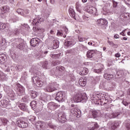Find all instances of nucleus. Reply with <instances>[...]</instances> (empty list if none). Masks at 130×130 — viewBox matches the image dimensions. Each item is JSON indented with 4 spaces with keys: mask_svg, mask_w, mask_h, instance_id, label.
I'll return each instance as SVG.
<instances>
[{
    "mask_svg": "<svg viewBox=\"0 0 130 130\" xmlns=\"http://www.w3.org/2000/svg\"><path fill=\"white\" fill-rule=\"evenodd\" d=\"M44 20L42 18H37L33 20L32 25L34 26L32 29L35 32H44V28H41L37 26H39L41 24V22H43Z\"/></svg>",
    "mask_w": 130,
    "mask_h": 130,
    "instance_id": "1",
    "label": "nucleus"
},
{
    "mask_svg": "<svg viewBox=\"0 0 130 130\" xmlns=\"http://www.w3.org/2000/svg\"><path fill=\"white\" fill-rule=\"evenodd\" d=\"M73 100L75 102L84 103L88 100V96L86 93L77 94L73 98Z\"/></svg>",
    "mask_w": 130,
    "mask_h": 130,
    "instance_id": "2",
    "label": "nucleus"
},
{
    "mask_svg": "<svg viewBox=\"0 0 130 130\" xmlns=\"http://www.w3.org/2000/svg\"><path fill=\"white\" fill-rule=\"evenodd\" d=\"M14 43L18 49H20V50H23V49H24V45H25V44L24 43V40L21 38L16 39Z\"/></svg>",
    "mask_w": 130,
    "mask_h": 130,
    "instance_id": "3",
    "label": "nucleus"
},
{
    "mask_svg": "<svg viewBox=\"0 0 130 130\" xmlns=\"http://www.w3.org/2000/svg\"><path fill=\"white\" fill-rule=\"evenodd\" d=\"M113 75L114 73L112 72V70L111 69H108L105 71L104 78L106 79V80H108V81H110L113 78Z\"/></svg>",
    "mask_w": 130,
    "mask_h": 130,
    "instance_id": "4",
    "label": "nucleus"
},
{
    "mask_svg": "<svg viewBox=\"0 0 130 130\" xmlns=\"http://www.w3.org/2000/svg\"><path fill=\"white\" fill-rule=\"evenodd\" d=\"M120 123H121L120 121H111L108 122V125L111 127L112 130H115L118 127Z\"/></svg>",
    "mask_w": 130,
    "mask_h": 130,
    "instance_id": "5",
    "label": "nucleus"
},
{
    "mask_svg": "<svg viewBox=\"0 0 130 130\" xmlns=\"http://www.w3.org/2000/svg\"><path fill=\"white\" fill-rule=\"evenodd\" d=\"M64 92L59 91L57 93L55 99L58 101V102H63V101H64Z\"/></svg>",
    "mask_w": 130,
    "mask_h": 130,
    "instance_id": "6",
    "label": "nucleus"
},
{
    "mask_svg": "<svg viewBox=\"0 0 130 130\" xmlns=\"http://www.w3.org/2000/svg\"><path fill=\"white\" fill-rule=\"evenodd\" d=\"M16 89L17 90V94L18 96H23L25 94V88L21 84H17Z\"/></svg>",
    "mask_w": 130,
    "mask_h": 130,
    "instance_id": "7",
    "label": "nucleus"
},
{
    "mask_svg": "<svg viewBox=\"0 0 130 130\" xmlns=\"http://www.w3.org/2000/svg\"><path fill=\"white\" fill-rule=\"evenodd\" d=\"M40 43V39L39 38H34L30 41V44L32 47H36L39 46Z\"/></svg>",
    "mask_w": 130,
    "mask_h": 130,
    "instance_id": "8",
    "label": "nucleus"
},
{
    "mask_svg": "<svg viewBox=\"0 0 130 130\" xmlns=\"http://www.w3.org/2000/svg\"><path fill=\"white\" fill-rule=\"evenodd\" d=\"M0 106L4 108H7V107L11 106L10 101H9V100H2L0 101Z\"/></svg>",
    "mask_w": 130,
    "mask_h": 130,
    "instance_id": "9",
    "label": "nucleus"
},
{
    "mask_svg": "<svg viewBox=\"0 0 130 130\" xmlns=\"http://www.w3.org/2000/svg\"><path fill=\"white\" fill-rule=\"evenodd\" d=\"M56 85V84H55V83H52L50 85H48L46 87V90L47 92H53L54 91H56V90H57L56 87H55Z\"/></svg>",
    "mask_w": 130,
    "mask_h": 130,
    "instance_id": "10",
    "label": "nucleus"
},
{
    "mask_svg": "<svg viewBox=\"0 0 130 130\" xmlns=\"http://www.w3.org/2000/svg\"><path fill=\"white\" fill-rule=\"evenodd\" d=\"M58 120L61 123H64L67 121V118H66V114L63 113H60L58 115Z\"/></svg>",
    "mask_w": 130,
    "mask_h": 130,
    "instance_id": "11",
    "label": "nucleus"
},
{
    "mask_svg": "<svg viewBox=\"0 0 130 130\" xmlns=\"http://www.w3.org/2000/svg\"><path fill=\"white\" fill-rule=\"evenodd\" d=\"M58 107H59V105H57L53 102H50L48 104V108L50 110H55Z\"/></svg>",
    "mask_w": 130,
    "mask_h": 130,
    "instance_id": "12",
    "label": "nucleus"
},
{
    "mask_svg": "<svg viewBox=\"0 0 130 130\" xmlns=\"http://www.w3.org/2000/svg\"><path fill=\"white\" fill-rule=\"evenodd\" d=\"M17 124L22 128H26L28 126V123L21 120L17 121Z\"/></svg>",
    "mask_w": 130,
    "mask_h": 130,
    "instance_id": "13",
    "label": "nucleus"
},
{
    "mask_svg": "<svg viewBox=\"0 0 130 130\" xmlns=\"http://www.w3.org/2000/svg\"><path fill=\"white\" fill-rule=\"evenodd\" d=\"M87 84V78L85 77H81L79 80V84L81 87H85Z\"/></svg>",
    "mask_w": 130,
    "mask_h": 130,
    "instance_id": "14",
    "label": "nucleus"
},
{
    "mask_svg": "<svg viewBox=\"0 0 130 130\" xmlns=\"http://www.w3.org/2000/svg\"><path fill=\"white\" fill-rule=\"evenodd\" d=\"M101 102L103 103V105H105V104H107L109 101V97H107L106 95H104L103 94L101 99H100Z\"/></svg>",
    "mask_w": 130,
    "mask_h": 130,
    "instance_id": "15",
    "label": "nucleus"
},
{
    "mask_svg": "<svg viewBox=\"0 0 130 130\" xmlns=\"http://www.w3.org/2000/svg\"><path fill=\"white\" fill-rule=\"evenodd\" d=\"M97 52V50H89L86 54V56L88 58H92L95 55Z\"/></svg>",
    "mask_w": 130,
    "mask_h": 130,
    "instance_id": "16",
    "label": "nucleus"
},
{
    "mask_svg": "<svg viewBox=\"0 0 130 130\" xmlns=\"http://www.w3.org/2000/svg\"><path fill=\"white\" fill-rule=\"evenodd\" d=\"M119 114H120L119 112H113L111 114H106V116H107L108 118H115V117H117Z\"/></svg>",
    "mask_w": 130,
    "mask_h": 130,
    "instance_id": "17",
    "label": "nucleus"
},
{
    "mask_svg": "<svg viewBox=\"0 0 130 130\" xmlns=\"http://www.w3.org/2000/svg\"><path fill=\"white\" fill-rule=\"evenodd\" d=\"M90 124L91 126L88 128L89 130H96L97 128H99V125L96 122H92Z\"/></svg>",
    "mask_w": 130,
    "mask_h": 130,
    "instance_id": "18",
    "label": "nucleus"
},
{
    "mask_svg": "<svg viewBox=\"0 0 130 130\" xmlns=\"http://www.w3.org/2000/svg\"><path fill=\"white\" fill-rule=\"evenodd\" d=\"M70 38L68 37L67 38V40H65L64 42V45L65 46H67V47H72L73 45H74V43L72 41H70Z\"/></svg>",
    "mask_w": 130,
    "mask_h": 130,
    "instance_id": "19",
    "label": "nucleus"
},
{
    "mask_svg": "<svg viewBox=\"0 0 130 130\" xmlns=\"http://www.w3.org/2000/svg\"><path fill=\"white\" fill-rule=\"evenodd\" d=\"M98 23L99 26H106L107 25V21L105 19H100L98 20Z\"/></svg>",
    "mask_w": 130,
    "mask_h": 130,
    "instance_id": "20",
    "label": "nucleus"
},
{
    "mask_svg": "<svg viewBox=\"0 0 130 130\" xmlns=\"http://www.w3.org/2000/svg\"><path fill=\"white\" fill-rule=\"evenodd\" d=\"M0 80H2V81L8 80V75L3 73V71L1 70H0Z\"/></svg>",
    "mask_w": 130,
    "mask_h": 130,
    "instance_id": "21",
    "label": "nucleus"
},
{
    "mask_svg": "<svg viewBox=\"0 0 130 130\" xmlns=\"http://www.w3.org/2000/svg\"><path fill=\"white\" fill-rule=\"evenodd\" d=\"M87 13L89 14H92V15H95L97 13V9L93 7H89L87 10Z\"/></svg>",
    "mask_w": 130,
    "mask_h": 130,
    "instance_id": "22",
    "label": "nucleus"
},
{
    "mask_svg": "<svg viewBox=\"0 0 130 130\" xmlns=\"http://www.w3.org/2000/svg\"><path fill=\"white\" fill-rule=\"evenodd\" d=\"M36 127L37 129L38 130H43L44 129V125L41 123V122H39L38 123H36Z\"/></svg>",
    "mask_w": 130,
    "mask_h": 130,
    "instance_id": "23",
    "label": "nucleus"
},
{
    "mask_svg": "<svg viewBox=\"0 0 130 130\" xmlns=\"http://www.w3.org/2000/svg\"><path fill=\"white\" fill-rule=\"evenodd\" d=\"M19 108L23 111H28V107L24 103H21L19 105Z\"/></svg>",
    "mask_w": 130,
    "mask_h": 130,
    "instance_id": "24",
    "label": "nucleus"
},
{
    "mask_svg": "<svg viewBox=\"0 0 130 130\" xmlns=\"http://www.w3.org/2000/svg\"><path fill=\"white\" fill-rule=\"evenodd\" d=\"M90 112L91 113L92 117L94 118H97L98 116H99V115L100 113H99V111H96V110H91Z\"/></svg>",
    "mask_w": 130,
    "mask_h": 130,
    "instance_id": "25",
    "label": "nucleus"
},
{
    "mask_svg": "<svg viewBox=\"0 0 130 130\" xmlns=\"http://www.w3.org/2000/svg\"><path fill=\"white\" fill-rule=\"evenodd\" d=\"M59 46V42L57 40H54L53 41V49H56V48H58Z\"/></svg>",
    "mask_w": 130,
    "mask_h": 130,
    "instance_id": "26",
    "label": "nucleus"
},
{
    "mask_svg": "<svg viewBox=\"0 0 130 130\" xmlns=\"http://www.w3.org/2000/svg\"><path fill=\"white\" fill-rule=\"evenodd\" d=\"M69 12L71 17H72V18H74L75 20H76V12H75V10H74L73 8H70Z\"/></svg>",
    "mask_w": 130,
    "mask_h": 130,
    "instance_id": "27",
    "label": "nucleus"
},
{
    "mask_svg": "<svg viewBox=\"0 0 130 130\" xmlns=\"http://www.w3.org/2000/svg\"><path fill=\"white\" fill-rule=\"evenodd\" d=\"M76 9L77 12H79V13L80 14L82 13V12H83L82 10V5H81V4H80L78 2H77L76 4Z\"/></svg>",
    "mask_w": 130,
    "mask_h": 130,
    "instance_id": "28",
    "label": "nucleus"
},
{
    "mask_svg": "<svg viewBox=\"0 0 130 130\" xmlns=\"http://www.w3.org/2000/svg\"><path fill=\"white\" fill-rule=\"evenodd\" d=\"M9 96L11 100H15V99L16 98V93H15L14 91L11 90V91L9 92Z\"/></svg>",
    "mask_w": 130,
    "mask_h": 130,
    "instance_id": "29",
    "label": "nucleus"
},
{
    "mask_svg": "<svg viewBox=\"0 0 130 130\" xmlns=\"http://www.w3.org/2000/svg\"><path fill=\"white\" fill-rule=\"evenodd\" d=\"M75 115H73V116L75 117H81L82 115V113L81 112V110L77 109V111H76V112L74 113Z\"/></svg>",
    "mask_w": 130,
    "mask_h": 130,
    "instance_id": "30",
    "label": "nucleus"
},
{
    "mask_svg": "<svg viewBox=\"0 0 130 130\" xmlns=\"http://www.w3.org/2000/svg\"><path fill=\"white\" fill-rule=\"evenodd\" d=\"M30 73H34V74H37L38 72V67L35 66H33L31 69L29 70Z\"/></svg>",
    "mask_w": 130,
    "mask_h": 130,
    "instance_id": "31",
    "label": "nucleus"
},
{
    "mask_svg": "<svg viewBox=\"0 0 130 130\" xmlns=\"http://www.w3.org/2000/svg\"><path fill=\"white\" fill-rule=\"evenodd\" d=\"M38 95H39L38 94V92H37L35 91L31 90L30 91V96H31V98H32V99H35V98H36V97H37V96H38Z\"/></svg>",
    "mask_w": 130,
    "mask_h": 130,
    "instance_id": "32",
    "label": "nucleus"
},
{
    "mask_svg": "<svg viewBox=\"0 0 130 130\" xmlns=\"http://www.w3.org/2000/svg\"><path fill=\"white\" fill-rule=\"evenodd\" d=\"M1 10L3 13H8L10 11V7L8 6H3Z\"/></svg>",
    "mask_w": 130,
    "mask_h": 130,
    "instance_id": "33",
    "label": "nucleus"
},
{
    "mask_svg": "<svg viewBox=\"0 0 130 130\" xmlns=\"http://www.w3.org/2000/svg\"><path fill=\"white\" fill-rule=\"evenodd\" d=\"M0 60L1 61H6L7 60V55L5 54H0Z\"/></svg>",
    "mask_w": 130,
    "mask_h": 130,
    "instance_id": "34",
    "label": "nucleus"
},
{
    "mask_svg": "<svg viewBox=\"0 0 130 130\" xmlns=\"http://www.w3.org/2000/svg\"><path fill=\"white\" fill-rule=\"evenodd\" d=\"M88 74V69L87 68H83L82 71L80 72V75L81 76H85Z\"/></svg>",
    "mask_w": 130,
    "mask_h": 130,
    "instance_id": "35",
    "label": "nucleus"
},
{
    "mask_svg": "<svg viewBox=\"0 0 130 130\" xmlns=\"http://www.w3.org/2000/svg\"><path fill=\"white\" fill-rule=\"evenodd\" d=\"M36 101H33L30 103V106L33 110L36 108Z\"/></svg>",
    "mask_w": 130,
    "mask_h": 130,
    "instance_id": "36",
    "label": "nucleus"
},
{
    "mask_svg": "<svg viewBox=\"0 0 130 130\" xmlns=\"http://www.w3.org/2000/svg\"><path fill=\"white\" fill-rule=\"evenodd\" d=\"M76 111H78V109L77 108H70V114L71 115H76V114H75V112H76Z\"/></svg>",
    "mask_w": 130,
    "mask_h": 130,
    "instance_id": "37",
    "label": "nucleus"
},
{
    "mask_svg": "<svg viewBox=\"0 0 130 130\" xmlns=\"http://www.w3.org/2000/svg\"><path fill=\"white\" fill-rule=\"evenodd\" d=\"M17 13L19 14V15H21V16H23L25 17V14H24V10L21 9H17L16 10Z\"/></svg>",
    "mask_w": 130,
    "mask_h": 130,
    "instance_id": "38",
    "label": "nucleus"
},
{
    "mask_svg": "<svg viewBox=\"0 0 130 130\" xmlns=\"http://www.w3.org/2000/svg\"><path fill=\"white\" fill-rule=\"evenodd\" d=\"M0 120H1L3 123H4V125H6V124H8V122H9V120L6 119V118H0Z\"/></svg>",
    "mask_w": 130,
    "mask_h": 130,
    "instance_id": "39",
    "label": "nucleus"
},
{
    "mask_svg": "<svg viewBox=\"0 0 130 130\" xmlns=\"http://www.w3.org/2000/svg\"><path fill=\"white\" fill-rule=\"evenodd\" d=\"M31 80H32L33 83L35 84V85H36L37 82L39 80V77L35 76V77H32Z\"/></svg>",
    "mask_w": 130,
    "mask_h": 130,
    "instance_id": "40",
    "label": "nucleus"
},
{
    "mask_svg": "<svg viewBox=\"0 0 130 130\" xmlns=\"http://www.w3.org/2000/svg\"><path fill=\"white\" fill-rule=\"evenodd\" d=\"M36 85L37 87H42V86H43V82H42V81L39 80V79L37 83H36Z\"/></svg>",
    "mask_w": 130,
    "mask_h": 130,
    "instance_id": "41",
    "label": "nucleus"
},
{
    "mask_svg": "<svg viewBox=\"0 0 130 130\" xmlns=\"http://www.w3.org/2000/svg\"><path fill=\"white\" fill-rule=\"evenodd\" d=\"M50 56L52 58H54L55 59H57V58H58V57L60 56V55H59V54H51Z\"/></svg>",
    "mask_w": 130,
    "mask_h": 130,
    "instance_id": "42",
    "label": "nucleus"
},
{
    "mask_svg": "<svg viewBox=\"0 0 130 130\" xmlns=\"http://www.w3.org/2000/svg\"><path fill=\"white\" fill-rule=\"evenodd\" d=\"M16 70L18 71V72H20L23 70V66L22 65H18L15 67Z\"/></svg>",
    "mask_w": 130,
    "mask_h": 130,
    "instance_id": "43",
    "label": "nucleus"
},
{
    "mask_svg": "<svg viewBox=\"0 0 130 130\" xmlns=\"http://www.w3.org/2000/svg\"><path fill=\"white\" fill-rule=\"evenodd\" d=\"M42 68L47 69L48 68V62L46 61L43 63Z\"/></svg>",
    "mask_w": 130,
    "mask_h": 130,
    "instance_id": "44",
    "label": "nucleus"
},
{
    "mask_svg": "<svg viewBox=\"0 0 130 130\" xmlns=\"http://www.w3.org/2000/svg\"><path fill=\"white\" fill-rule=\"evenodd\" d=\"M56 69L57 70V71H59V72H63V71H64L65 70L64 67L62 66H58L56 68Z\"/></svg>",
    "mask_w": 130,
    "mask_h": 130,
    "instance_id": "45",
    "label": "nucleus"
},
{
    "mask_svg": "<svg viewBox=\"0 0 130 130\" xmlns=\"http://www.w3.org/2000/svg\"><path fill=\"white\" fill-rule=\"evenodd\" d=\"M57 36H62L63 35V30H58L57 32Z\"/></svg>",
    "mask_w": 130,
    "mask_h": 130,
    "instance_id": "46",
    "label": "nucleus"
},
{
    "mask_svg": "<svg viewBox=\"0 0 130 130\" xmlns=\"http://www.w3.org/2000/svg\"><path fill=\"white\" fill-rule=\"evenodd\" d=\"M78 40L80 42H83V41H85L86 40V38H85L84 37H81V36H79Z\"/></svg>",
    "mask_w": 130,
    "mask_h": 130,
    "instance_id": "47",
    "label": "nucleus"
},
{
    "mask_svg": "<svg viewBox=\"0 0 130 130\" xmlns=\"http://www.w3.org/2000/svg\"><path fill=\"white\" fill-rule=\"evenodd\" d=\"M36 118L35 116H32L31 118L28 119L27 121L28 122H33V121H35Z\"/></svg>",
    "mask_w": 130,
    "mask_h": 130,
    "instance_id": "48",
    "label": "nucleus"
},
{
    "mask_svg": "<svg viewBox=\"0 0 130 130\" xmlns=\"http://www.w3.org/2000/svg\"><path fill=\"white\" fill-rule=\"evenodd\" d=\"M62 30L63 31V33L65 32V34H68L69 33V29H68V28H67L66 26L63 27Z\"/></svg>",
    "mask_w": 130,
    "mask_h": 130,
    "instance_id": "49",
    "label": "nucleus"
},
{
    "mask_svg": "<svg viewBox=\"0 0 130 130\" xmlns=\"http://www.w3.org/2000/svg\"><path fill=\"white\" fill-rule=\"evenodd\" d=\"M49 127L52 128V129H56V126L52 124L51 123H49L48 124Z\"/></svg>",
    "mask_w": 130,
    "mask_h": 130,
    "instance_id": "50",
    "label": "nucleus"
},
{
    "mask_svg": "<svg viewBox=\"0 0 130 130\" xmlns=\"http://www.w3.org/2000/svg\"><path fill=\"white\" fill-rule=\"evenodd\" d=\"M52 64L54 67H55L56 66H58V64H60V61H59L58 60H56L55 61L53 62Z\"/></svg>",
    "mask_w": 130,
    "mask_h": 130,
    "instance_id": "51",
    "label": "nucleus"
},
{
    "mask_svg": "<svg viewBox=\"0 0 130 130\" xmlns=\"http://www.w3.org/2000/svg\"><path fill=\"white\" fill-rule=\"evenodd\" d=\"M94 73H96V74H101V72H102V69L94 70Z\"/></svg>",
    "mask_w": 130,
    "mask_h": 130,
    "instance_id": "52",
    "label": "nucleus"
},
{
    "mask_svg": "<svg viewBox=\"0 0 130 130\" xmlns=\"http://www.w3.org/2000/svg\"><path fill=\"white\" fill-rule=\"evenodd\" d=\"M29 100V98L28 96H24L22 98V101L23 102H28Z\"/></svg>",
    "mask_w": 130,
    "mask_h": 130,
    "instance_id": "53",
    "label": "nucleus"
},
{
    "mask_svg": "<svg viewBox=\"0 0 130 130\" xmlns=\"http://www.w3.org/2000/svg\"><path fill=\"white\" fill-rule=\"evenodd\" d=\"M108 43L111 45V46H116V47H117V45H116L115 44L113 43V42L108 41Z\"/></svg>",
    "mask_w": 130,
    "mask_h": 130,
    "instance_id": "54",
    "label": "nucleus"
},
{
    "mask_svg": "<svg viewBox=\"0 0 130 130\" xmlns=\"http://www.w3.org/2000/svg\"><path fill=\"white\" fill-rule=\"evenodd\" d=\"M15 35H17V34H19L20 31L18 28H15L14 30Z\"/></svg>",
    "mask_w": 130,
    "mask_h": 130,
    "instance_id": "55",
    "label": "nucleus"
},
{
    "mask_svg": "<svg viewBox=\"0 0 130 130\" xmlns=\"http://www.w3.org/2000/svg\"><path fill=\"white\" fill-rule=\"evenodd\" d=\"M49 39L53 42L54 40H56L54 38V37L51 36H49Z\"/></svg>",
    "mask_w": 130,
    "mask_h": 130,
    "instance_id": "56",
    "label": "nucleus"
},
{
    "mask_svg": "<svg viewBox=\"0 0 130 130\" xmlns=\"http://www.w3.org/2000/svg\"><path fill=\"white\" fill-rule=\"evenodd\" d=\"M6 27H7L6 24L1 23V29H6Z\"/></svg>",
    "mask_w": 130,
    "mask_h": 130,
    "instance_id": "57",
    "label": "nucleus"
},
{
    "mask_svg": "<svg viewBox=\"0 0 130 130\" xmlns=\"http://www.w3.org/2000/svg\"><path fill=\"white\" fill-rule=\"evenodd\" d=\"M113 7L114 8H116L117 7V2L114 1H113Z\"/></svg>",
    "mask_w": 130,
    "mask_h": 130,
    "instance_id": "58",
    "label": "nucleus"
},
{
    "mask_svg": "<svg viewBox=\"0 0 130 130\" xmlns=\"http://www.w3.org/2000/svg\"><path fill=\"white\" fill-rule=\"evenodd\" d=\"M124 2H125L126 5L130 6V0H124Z\"/></svg>",
    "mask_w": 130,
    "mask_h": 130,
    "instance_id": "59",
    "label": "nucleus"
},
{
    "mask_svg": "<svg viewBox=\"0 0 130 130\" xmlns=\"http://www.w3.org/2000/svg\"><path fill=\"white\" fill-rule=\"evenodd\" d=\"M23 12H24L25 14H29V13H30V11L28 9L23 10Z\"/></svg>",
    "mask_w": 130,
    "mask_h": 130,
    "instance_id": "60",
    "label": "nucleus"
},
{
    "mask_svg": "<svg viewBox=\"0 0 130 130\" xmlns=\"http://www.w3.org/2000/svg\"><path fill=\"white\" fill-rule=\"evenodd\" d=\"M123 104L125 106H127V105H128V103L127 102H125V101L123 102Z\"/></svg>",
    "mask_w": 130,
    "mask_h": 130,
    "instance_id": "61",
    "label": "nucleus"
},
{
    "mask_svg": "<svg viewBox=\"0 0 130 130\" xmlns=\"http://www.w3.org/2000/svg\"><path fill=\"white\" fill-rule=\"evenodd\" d=\"M114 38H116V39H117L119 38V35L116 34L114 35Z\"/></svg>",
    "mask_w": 130,
    "mask_h": 130,
    "instance_id": "62",
    "label": "nucleus"
},
{
    "mask_svg": "<svg viewBox=\"0 0 130 130\" xmlns=\"http://www.w3.org/2000/svg\"><path fill=\"white\" fill-rule=\"evenodd\" d=\"M120 56V54H119V53H116L115 54V57H119Z\"/></svg>",
    "mask_w": 130,
    "mask_h": 130,
    "instance_id": "63",
    "label": "nucleus"
},
{
    "mask_svg": "<svg viewBox=\"0 0 130 130\" xmlns=\"http://www.w3.org/2000/svg\"><path fill=\"white\" fill-rule=\"evenodd\" d=\"M126 127L128 130H130V124H127Z\"/></svg>",
    "mask_w": 130,
    "mask_h": 130,
    "instance_id": "64",
    "label": "nucleus"
}]
</instances>
